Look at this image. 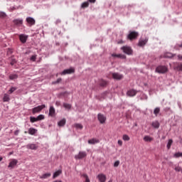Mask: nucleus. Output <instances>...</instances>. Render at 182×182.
<instances>
[{"mask_svg": "<svg viewBox=\"0 0 182 182\" xmlns=\"http://www.w3.org/2000/svg\"><path fill=\"white\" fill-rule=\"evenodd\" d=\"M97 119L101 124H104V123H106L107 118L105 116L103 115V114L99 113L97 114Z\"/></svg>", "mask_w": 182, "mask_h": 182, "instance_id": "nucleus-6", "label": "nucleus"}, {"mask_svg": "<svg viewBox=\"0 0 182 182\" xmlns=\"http://www.w3.org/2000/svg\"><path fill=\"white\" fill-rule=\"evenodd\" d=\"M147 42H149L148 38L140 39L139 41L138 46H144L146 45V43H147Z\"/></svg>", "mask_w": 182, "mask_h": 182, "instance_id": "nucleus-16", "label": "nucleus"}, {"mask_svg": "<svg viewBox=\"0 0 182 182\" xmlns=\"http://www.w3.org/2000/svg\"><path fill=\"white\" fill-rule=\"evenodd\" d=\"M46 176V174H44V178H45Z\"/></svg>", "mask_w": 182, "mask_h": 182, "instance_id": "nucleus-56", "label": "nucleus"}, {"mask_svg": "<svg viewBox=\"0 0 182 182\" xmlns=\"http://www.w3.org/2000/svg\"><path fill=\"white\" fill-rule=\"evenodd\" d=\"M38 132V130L35 129V128H30L28 129V134H31L33 136V134H36V133Z\"/></svg>", "mask_w": 182, "mask_h": 182, "instance_id": "nucleus-21", "label": "nucleus"}, {"mask_svg": "<svg viewBox=\"0 0 182 182\" xmlns=\"http://www.w3.org/2000/svg\"><path fill=\"white\" fill-rule=\"evenodd\" d=\"M43 119H45V116L42 115V114H40L37 117V119L38 120H43Z\"/></svg>", "mask_w": 182, "mask_h": 182, "instance_id": "nucleus-39", "label": "nucleus"}, {"mask_svg": "<svg viewBox=\"0 0 182 182\" xmlns=\"http://www.w3.org/2000/svg\"><path fill=\"white\" fill-rule=\"evenodd\" d=\"M107 85V81L105 80H100V86L105 87V86Z\"/></svg>", "mask_w": 182, "mask_h": 182, "instance_id": "nucleus-25", "label": "nucleus"}, {"mask_svg": "<svg viewBox=\"0 0 182 182\" xmlns=\"http://www.w3.org/2000/svg\"><path fill=\"white\" fill-rule=\"evenodd\" d=\"M176 56V54H173L172 53L170 52H166L164 55H161V58H165L168 59H173Z\"/></svg>", "mask_w": 182, "mask_h": 182, "instance_id": "nucleus-9", "label": "nucleus"}, {"mask_svg": "<svg viewBox=\"0 0 182 182\" xmlns=\"http://www.w3.org/2000/svg\"><path fill=\"white\" fill-rule=\"evenodd\" d=\"M121 50L124 52V53H126L127 55H132L133 53V50L132 49V47L129 46H124L121 48Z\"/></svg>", "mask_w": 182, "mask_h": 182, "instance_id": "nucleus-3", "label": "nucleus"}, {"mask_svg": "<svg viewBox=\"0 0 182 182\" xmlns=\"http://www.w3.org/2000/svg\"><path fill=\"white\" fill-rule=\"evenodd\" d=\"M63 107H65V109H68V110H70V109H72V105L68 103H64Z\"/></svg>", "mask_w": 182, "mask_h": 182, "instance_id": "nucleus-31", "label": "nucleus"}, {"mask_svg": "<svg viewBox=\"0 0 182 182\" xmlns=\"http://www.w3.org/2000/svg\"><path fill=\"white\" fill-rule=\"evenodd\" d=\"M14 25H17L18 26H21L22 23H23V20L22 19H15L13 21Z\"/></svg>", "mask_w": 182, "mask_h": 182, "instance_id": "nucleus-17", "label": "nucleus"}, {"mask_svg": "<svg viewBox=\"0 0 182 182\" xmlns=\"http://www.w3.org/2000/svg\"><path fill=\"white\" fill-rule=\"evenodd\" d=\"M108 182H112V181H109Z\"/></svg>", "mask_w": 182, "mask_h": 182, "instance_id": "nucleus-58", "label": "nucleus"}, {"mask_svg": "<svg viewBox=\"0 0 182 182\" xmlns=\"http://www.w3.org/2000/svg\"><path fill=\"white\" fill-rule=\"evenodd\" d=\"M152 127H154V129H159V127H160V123L159 121L153 122Z\"/></svg>", "mask_w": 182, "mask_h": 182, "instance_id": "nucleus-23", "label": "nucleus"}, {"mask_svg": "<svg viewBox=\"0 0 182 182\" xmlns=\"http://www.w3.org/2000/svg\"><path fill=\"white\" fill-rule=\"evenodd\" d=\"M74 126L76 127V129H79L80 130L83 129V125H82V124H75Z\"/></svg>", "mask_w": 182, "mask_h": 182, "instance_id": "nucleus-35", "label": "nucleus"}, {"mask_svg": "<svg viewBox=\"0 0 182 182\" xmlns=\"http://www.w3.org/2000/svg\"><path fill=\"white\" fill-rule=\"evenodd\" d=\"M154 139L153 137L149 136V135H146L144 137V141H146V142H151V141H153Z\"/></svg>", "mask_w": 182, "mask_h": 182, "instance_id": "nucleus-18", "label": "nucleus"}, {"mask_svg": "<svg viewBox=\"0 0 182 182\" xmlns=\"http://www.w3.org/2000/svg\"><path fill=\"white\" fill-rule=\"evenodd\" d=\"M175 171H178V172H180V171H181V167H180V166H176V167H175Z\"/></svg>", "mask_w": 182, "mask_h": 182, "instance_id": "nucleus-45", "label": "nucleus"}, {"mask_svg": "<svg viewBox=\"0 0 182 182\" xmlns=\"http://www.w3.org/2000/svg\"><path fill=\"white\" fill-rule=\"evenodd\" d=\"M171 144H173V139H169L166 145L168 150H170V149L171 148Z\"/></svg>", "mask_w": 182, "mask_h": 182, "instance_id": "nucleus-29", "label": "nucleus"}, {"mask_svg": "<svg viewBox=\"0 0 182 182\" xmlns=\"http://www.w3.org/2000/svg\"><path fill=\"white\" fill-rule=\"evenodd\" d=\"M49 116H51L52 117L55 116V108H53V107H50V108Z\"/></svg>", "mask_w": 182, "mask_h": 182, "instance_id": "nucleus-26", "label": "nucleus"}, {"mask_svg": "<svg viewBox=\"0 0 182 182\" xmlns=\"http://www.w3.org/2000/svg\"><path fill=\"white\" fill-rule=\"evenodd\" d=\"M119 146H123V141L122 140H118Z\"/></svg>", "mask_w": 182, "mask_h": 182, "instance_id": "nucleus-47", "label": "nucleus"}, {"mask_svg": "<svg viewBox=\"0 0 182 182\" xmlns=\"http://www.w3.org/2000/svg\"><path fill=\"white\" fill-rule=\"evenodd\" d=\"M156 72L157 73H167L168 72V68L166 67L165 65H159L156 68Z\"/></svg>", "mask_w": 182, "mask_h": 182, "instance_id": "nucleus-2", "label": "nucleus"}, {"mask_svg": "<svg viewBox=\"0 0 182 182\" xmlns=\"http://www.w3.org/2000/svg\"><path fill=\"white\" fill-rule=\"evenodd\" d=\"M53 182H62V181H60V180H56V181H54Z\"/></svg>", "mask_w": 182, "mask_h": 182, "instance_id": "nucleus-53", "label": "nucleus"}, {"mask_svg": "<svg viewBox=\"0 0 182 182\" xmlns=\"http://www.w3.org/2000/svg\"><path fill=\"white\" fill-rule=\"evenodd\" d=\"M17 164H18V160L15 159H11L8 166V168L10 169L15 168V166H16Z\"/></svg>", "mask_w": 182, "mask_h": 182, "instance_id": "nucleus-8", "label": "nucleus"}, {"mask_svg": "<svg viewBox=\"0 0 182 182\" xmlns=\"http://www.w3.org/2000/svg\"><path fill=\"white\" fill-rule=\"evenodd\" d=\"M1 160H4V158H2V156H0V161H1Z\"/></svg>", "mask_w": 182, "mask_h": 182, "instance_id": "nucleus-54", "label": "nucleus"}, {"mask_svg": "<svg viewBox=\"0 0 182 182\" xmlns=\"http://www.w3.org/2000/svg\"><path fill=\"white\" fill-rule=\"evenodd\" d=\"M26 21L27 23H28L29 26H33V25H35L36 23L34 18L32 17H27Z\"/></svg>", "mask_w": 182, "mask_h": 182, "instance_id": "nucleus-11", "label": "nucleus"}, {"mask_svg": "<svg viewBox=\"0 0 182 182\" xmlns=\"http://www.w3.org/2000/svg\"><path fill=\"white\" fill-rule=\"evenodd\" d=\"M62 82V78H58L56 81H55L53 83L54 85H56L58 83H60Z\"/></svg>", "mask_w": 182, "mask_h": 182, "instance_id": "nucleus-43", "label": "nucleus"}, {"mask_svg": "<svg viewBox=\"0 0 182 182\" xmlns=\"http://www.w3.org/2000/svg\"><path fill=\"white\" fill-rule=\"evenodd\" d=\"M112 76L115 80H122L123 79V75L119 73H113Z\"/></svg>", "mask_w": 182, "mask_h": 182, "instance_id": "nucleus-7", "label": "nucleus"}, {"mask_svg": "<svg viewBox=\"0 0 182 182\" xmlns=\"http://www.w3.org/2000/svg\"><path fill=\"white\" fill-rule=\"evenodd\" d=\"M15 134H18V132H15Z\"/></svg>", "mask_w": 182, "mask_h": 182, "instance_id": "nucleus-55", "label": "nucleus"}, {"mask_svg": "<svg viewBox=\"0 0 182 182\" xmlns=\"http://www.w3.org/2000/svg\"><path fill=\"white\" fill-rule=\"evenodd\" d=\"M89 6V2L88 1H85L84 3L82 4L81 8H87Z\"/></svg>", "mask_w": 182, "mask_h": 182, "instance_id": "nucleus-36", "label": "nucleus"}, {"mask_svg": "<svg viewBox=\"0 0 182 182\" xmlns=\"http://www.w3.org/2000/svg\"><path fill=\"white\" fill-rule=\"evenodd\" d=\"M15 90H16V87H12L9 90V92L10 93V95H11V93H14V92H15Z\"/></svg>", "mask_w": 182, "mask_h": 182, "instance_id": "nucleus-37", "label": "nucleus"}, {"mask_svg": "<svg viewBox=\"0 0 182 182\" xmlns=\"http://www.w3.org/2000/svg\"><path fill=\"white\" fill-rule=\"evenodd\" d=\"M30 121H31V123H35V122H38V117H30Z\"/></svg>", "mask_w": 182, "mask_h": 182, "instance_id": "nucleus-34", "label": "nucleus"}, {"mask_svg": "<svg viewBox=\"0 0 182 182\" xmlns=\"http://www.w3.org/2000/svg\"><path fill=\"white\" fill-rule=\"evenodd\" d=\"M89 2H91L92 4H95L96 2V0H88Z\"/></svg>", "mask_w": 182, "mask_h": 182, "instance_id": "nucleus-49", "label": "nucleus"}, {"mask_svg": "<svg viewBox=\"0 0 182 182\" xmlns=\"http://www.w3.org/2000/svg\"><path fill=\"white\" fill-rule=\"evenodd\" d=\"M24 133L26 134V133H28V132H25Z\"/></svg>", "mask_w": 182, "mask_h": 182, "instance_id": "nucleus-57", "label": "nucleus"}, {"mask_svg": "<svg viewBox=\"0 0 182 182\" xmlns=\"http://www.w3.org/2000/svg\"><path fill=\"white\" fill-rule=\"evenodd\" d=\"M159 113H160V107H156L154 110V114H155V116H157Z\"/></svg>", "mask_w": 182, "mask_h": 182, "instance_id": "nucleus-33", "label": "nucleus"}, {"mask_svg": "<svg viewBox=\"0 0 182 182\" xmlns=\"http://www.w3.org/2000/svg\"><path fill=\"white\" fill-rule=\"evenodd\" d=\"M177 69H178L181 72H182V63L179 64L177 66Z\"/></svg>", "mask_w": 182, "mask_h": 182, "instance_id": "nucleus-46", "label": "nucleus"}, {"mask_svg": "<svg viewBox=\"0 0 182 182\" xmlns=\"http://www.w3.org/2000/svg\"><path fill=\"white\" fill-rule=\"evenodd\" d=\"M81 177H83L84 178H85V182H90V179H89V176H87V174L82 173V174H81Z\"/></svg>", "mask_w": 182, "mask_h": 182, "instance_id": "nucleus-28", "label": "nucleus"}, {"mask_svg": "<svg viewBox=\"0 0 182 182\" xmlns=\"http://www.w3.org/2000/svg\"><path fill=\"white\" fill-rule=\"evenodd\" d=\"M97 178L100 182H106V175L103 173H100L97 175Z\"/></svg>", "mask_w": 182, "mask_h": 182, "instance_id": "nucleus-12", "label": "nucleus"}, {"mask_svg": "<svg viewBox=\"0 0 182 182\" xmlns=\"http://www.w3.org/2000/svg\"><path fill=\"white\" fill-rule=\"evenodd\" d=\"M0 18H6V14L4 12L1 11L0 12Z\"/></svg>", "mask_w": 182, "mask_h": 182, "instance_id": "nucleus-40", "label": "nucleus"}, {"mask_svg": "<svg viewBox=\"0 0 182 182\" xmlns=\"http://www.w3.org/2000/svg\"><path fill=\"white\" fill-rule=\"evenodd\" d=\"M19 39L22 43H26V41H28V36H25V34H21L19 36Z\"/></svg>", "mask_w": 182, "mask_h": 182, "instance_id": "nucleus-14", "label": "nucleus"}, {"mask_svg": "<svg viewBox=\"0 0 182 182\" xmlns=\"http://www.w3.org/2000/svg\"><path fill=\"white\" fill-rule=\"evenodd\" d=\"M87 156V154H86V151H80L78 154L75 156V160H81L82 159H85Z\"/></svg>", "mask_w": 182, "mask_h": 182, "instance_id": "nucleus-5", "label": "nucleus"}, {"mask_svg": "<svg viewBox=\"0 0 182 182\" xmlns=\"http://www.w3.org/2000/svg\"><path fill=\"white\" fill-rule=\"evenodd\" d=\"M46 177H50V173H46Z\"/></svg>", "mask_w": 182, "mask_h": 182, "instance_id": "nucleus-52", "label": "nucleus"}, {"mask_svg": "<svg viewBox=\"0 0 182 182\" xmlns=\"http://www.w3.org/2000/svg\"><path fill=\"white\" fill-rule=\"evenodd\" d=\"M176 47L178 48H182V43L181 44H177Z\"/></svg>", "mask_w": 182, "mask_h": 182, "instance_id": "nucleus-50", "label": "nucleus"}, {"mask_svg": "<svg viewBox=\"0 0 182 182\" xmlns=\"http://www.w3.org/2000/svg\"><path fill=\"white\" fill-rule=\"evenodd\" d=\"M137 38H139V33L137 31H129L127 36V39L129 41H134Z\"/></svg>", "mask_w": 182, "mask_h": 182, "instance_id": "nucleus-1", "label": "nucleus"}, {"mask_svg": "<svg viewBox=\"0 0 182 182\" xmlns=\"http://www.w3.org/2000/svg\"><path fill=\"white\" fill-rule=\"evenodd\" d=\"M46 106L45 105H39L38 107H36L32 109V113L33 114H36V113H39L40 112L42 111L43 109H45Z\"/></svg>", "mask_w": 182, "mask_h": 182, "instance_id": "nucleus-4", "label": "nucleus"}, {"mask_svg": "<svg viewBox=\"0 0 182 182\" xmlns=\"http://www.w3.org/2000/svg\"><path fill=\"white\" fill-rule=\"evenodd\" d=\"M30 60H32V62H35V60H36V55H32Z\"/></svg>", "mask_w": 182, "mask_h": 182, "instance_id": "nucleus-44", "label": "nucleus"}, {"mask_svg": "<svg viewBox=\"0 0 182 182\" xmlns=\"http://www.w3.org/2000/svg\"><path fill=\"white\" fill-rule=\"evenodd\" d=\"M58 124L60 127H63V126L66 124V119H61L60 122H58Z\"/></svg>", "mask_w": 182, "mask_h": 182, "instance_id": "nucleus-20", "label": "nucleus"}, {"mask_svg": "<svg viewBox=\"0 0 182 182\" xmlns=\"http://www.w3.org/2000/svg\"><path fill=\"white\" fill-rule=\"evenodd\" d=\"M15 63H16V60L12 58L11 61L10 63V65H11V66H14V65H15Z\"/></svg>", "mask_w": 182, "mask_h": 182, "instance_id": "nucleus-41", "label": "nucleus"}, {"mask_svg": "<svg viewBox=\"0 0 182 182\" xmlns=\"http://www.w3.org/2000/svg\"><path fill=\"white\" fill-rule=\"evenodd\" d=\"M112 56L113 58H120L121 59H124L126 55L122 54H112Z\"/></svg>", "mask_w": 182, "mask_h": 182, "instance_id": "nucleus-22", "label": "nucleus"}, {"mask_svg": "<svg viewBox=\"0 0 182 182\" xmlns=\"http://www.w3.org/2000/svg\"><path fill=\"white\" fill-rule=\"evenodd\" d=\"M26 147L30 150H38V144H28Z\"/></svg>", "mask_w": 182, "mask_h": 182, "instance_id": "nucleus-13", "label": "nucleus"}, {"mask_svg": "<svg viewBox=\"0 0 182 182\" xmlns=\"http://www.w3.org/2000/svg\"><path fill=\"white\" fill-rule=\"evenodd\" d=\"M118 43H119V44H120V43H124V42H123L122 40H121V41H119L118 42Z\"/></svg>", "mask_w": 182, "mask_h": 182, "instance_id": "nucleus-51", "label": "nucleus"}, {"mask_svg": "<svg viewBox=\"0 0 182 182\" xmlns=\"http://www.w3.org/2000/svg\"><path fill=\"white\" fill-rule=\"evenodd\" d=\"M181 142H182V139H181Z\"/></svg>", "mask_w": 182, "mask_h": 182, "instance_id": "nucleus-59", "label": "nucleus"}, {"mask_svg": "<svg viewBox=\"0 0 182 182\" xmlns=\"http://www.w3.org/2000/svg\"><path fill=\"white\" fill-rule=\"evenodd\" d=\"M174 157L178 158L182 157V152H177L174 154Z\"/></svg>", "mask_w": 182, "mask_h": 182, "instance_id": "nucleus-38", "label": "nucleus"}, {"mask_svg": "<svg viewBox=\"0 0 182 182\" xmlns=\"http://www.w3.org/2000/svg\"><path fill=\"white\" fill-rule=\"evenodd\" d=\"M100 141L97 139H92L88 140L89 144H96V143H99Z\"/></svg>", "mask_w": 182, "mask_h": 182, "instance_id": "nucleus-19", "label": "nucleus"}, {"mask_svg": "<svg viewBox=\"0 0 182 182\" xmlns=\"http://www.w3.org/2000/svg\"><path fill=\"white\" fill-rule=\"evenodd\" d=\"M60 174H62V170H58V171H55L53 173V178H56L57 177H59Z\"/></svg>", "mask_w": 182, "mask_h": 182, "instance_id": "nucleus-24", "label": "nucleus"}, {"mask_svg": "<svg viewBox=\"0 0 182 182\" xmlns=\"http://www.w3.org/2000/svg\"><path fill=\"white\" fill-rule=\"evenodd\" d=\"M3 100L4 102H9V100H11V98L9 97V95L8 94H4Z\"/></svg>", "mask_w": 182, "mask_h": 182, "instance_id": "nucleus-27", "label": "nucleus"}, {"mask_svg": "<svg viewBox=\"0 0 182 182\" xmlns=\"http://www.w3.org/2000/svg\"><path fill=\"white\" fill-rule=\"evenodd\" d=\"M122 139L124 140V141H129V140H130V136H129L127 134H124Z\"/></svg>", "mask_w": 182, "mask_h": 182, "instance_id": "nucleus-32", "label": "nucleus"}, {"mask_svg": "<svg viewBox=\"0 0 182 182\" xmlns=\"http://www.w3.org/2000/svg\"><path fill=\"white\" fill-rule=\"evenodd\" d=\"M119 164H120V161H117L114 164V167H119Z\"/></svg>", "mask_w": 182, "mask_h": 182, "instance_id": "nucleus-42", "label": "nucleus"}, {"mask_svg": "<svg viewBox=\"0 0 182 182\" xmlns=\"http://www.w3.org/2000/svg\"><path fill=\"white\" fill-rule=\"evenodd\" d=\"M127 95L130 97H133L135 95H137V91L135 90H129L127 91Z\"/></svg>", "mask_w": 182, "mask_h": 182, "instance_id": "nucleus-15", "label": "nucleus"}, {"mask_svg": "<svg viewBox=\"0 0 182 182\" xmlns=\"http://www.w3.org/2000/svg\"><path fill=\"white\" fill-rule=\"evenodd\" d=\"M71 73H75V68H71L69 69L64 70L61 73V75H70Z\"/></svg>", "mask_w": 182, "mask_h": 182, "instance_id": "nucleus-10", "label": "nucleus"}, {"mask_svg": "<svg viewBox=\"0 0 182 182\" xmlns=\"http://www.w3.org/2000/svg\"><path fill=\"white\" fill-rule=\"evenodd\" d=\"M10 80H14L15 79H18V75L16 74H12L9 75Z\"/></svg>", "mask_w": 182, "mask_h": 182, "instance_id": "nucleus-30", "label": "nucleus"}, {"mask_svg": "<svg viewBox=\"0 0 182 182\" xmlns=\"http://www.w3.org/2000/svg\"><path fill=\"white\" fill-rule=\"evenodd\" d=\"M178 60H182V55H178Z\"/></svg>", "mask_w": 182, "mask_h": 182, "instance_id": "nucleus-48", "label": "nucleus"}]
</instances>
